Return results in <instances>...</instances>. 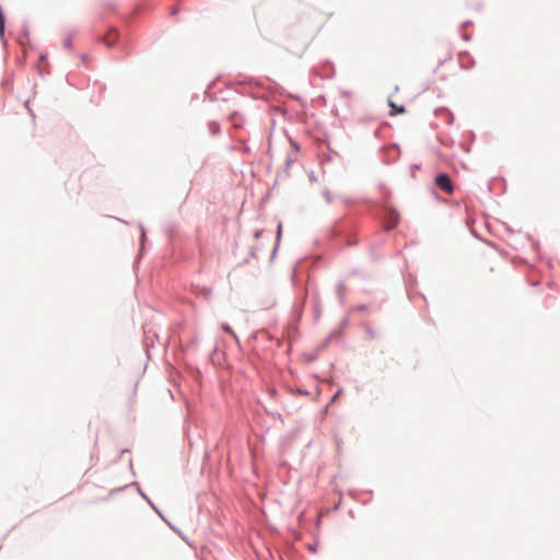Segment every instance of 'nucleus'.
Wrapping results in <instances>:
<instances>
[{
	"label": "nucleus",
	"mask_w": 560,
	"mask_h": 560,
	"mask_svg": "<svg viewBox=\"0 0 560 560\" xmlns=\"http://www.w3.org/2000/svg\"><path fill=\"white\" fill-rule=\"evenodd\" d=\"M389 106L392 107V114H404L406 112L404 106H397L393 102H389Z\"/></svg>",
	"instance_id": "3"
},
{
	"label": "nucleus",
	"mask_w": 560,
	"mask_h": 560,
	"mask_svg": "<svg viewBox=\"0 0 560 560\" xmlns=\"http://www.w3.org/2000/svg\"><path fill=\"white\" fill-rule=\"evenodd\" d=\"M117 35L115 31H112L107 34V36L104 38L105 44L110 47L116 42Z\"/></svg>",
	"instance_id": "2"
},
{
	"label": "nucleus",
	"mask_w": 560,
	"mask_h": 560,
	"mask_svg": "<svg viewBox=\"0 0 560 560\" xmlns=\"http://www.w3.org/2000/svg\"><path fill=\"white\" fill-rule=\"evenodd\" d=\"M435 185L446 194L453 192V186L451 178L447 174H440L435 178Z\"/></svg>",
	"instance_id": "1"
},
{
	"label": "nucleus",
	"mask_w": 560,
	"mask_h": 560,
	"mask_svg": "<svg viewBox=\"0 0 560 560\" xmlns=\"http://www.w3.org/2000/svg\"><path fill=\"white\" fill-rule=\"evenodd\" d=\"M222 329L229 334H233V330L231 329V327L229 325L223 324Z\"/></svg>",
	"instance_id": "4"
}]
</instances>
